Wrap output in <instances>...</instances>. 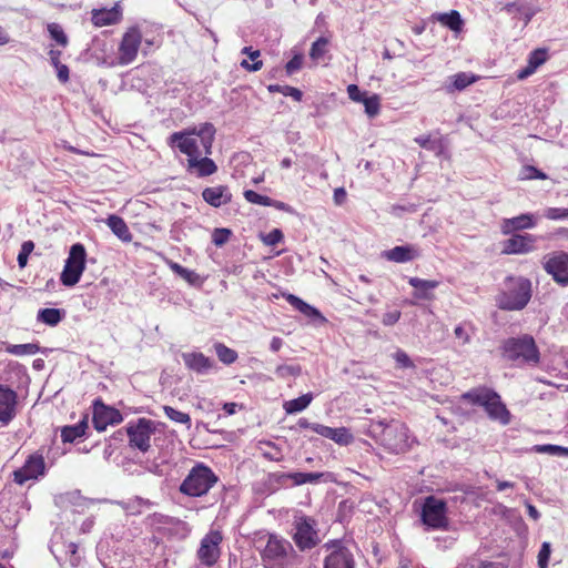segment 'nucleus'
Masks as SVG:
<instances>
[{
  "mask_svg": "<svg viewBox=\"0 0 568 568\" xmlns=\"http://www.w3.org/2000/svg\"><path fill=\"white\" fill-rule=\"evenodd\" d=\"M215 132L212 123L204 122L199 126L173 132L168 138V144L185 154L187 159L203 154L211 155Z\"/></svg>",
  "mask_w": 568,
  "mask_h": 568,
  "instance_id": "1",
  "label": "nucleus"
},
{
  "mask_svg": "<svg viewBox=\"0 0 568 568\" xmlns=\"http://www.w3.org/2000/svg\"><path fill=\"white\" fill-rule=\"evenodd\" d=\"M460 399L473 405L483 406L490 419L498 420L503 425L510 423V413L501 402L500 396L487 387L473 388L460 396Z\"/></svg>",
  "mask_w": 568,
  "mask_h": 568,
  "instance_id": "2",
  "label": "nucleus"
},
{
  "mask_svg": "<svg viewBox=\"0 0 568 568\" xmlns=\"http://www.w3.org/2000/svg\"><path fill=\"white\" fill-rule=\"evenodd\" d=\"M501 349L503 356L516 365H537L540 361L535 339L527 334L506 339Z\"/></svg>",
  "mask_w": 568,
  "mask_h": 568,
  "instance_id": "3",
  "label": "nucleus"
},
{
  "mask_svg": "<svg viewBox=\"0 0 568 568\" xmlns=\"http://www.w3.org/2000/svg\"><path fill=\"white\" fill-rule=\"evenodd\" d=\"M219 477L203 463H196L180 485V493L189 497H202L216 485Z\"/></svg>",
  "mask_w": 568,
  "mask_h": 568,
  "instance_id": "4",
  "label": "nucleus"
},
{
  "mask_svg": "<svg viewBox=\"0 0 568 568\" xmlns=\"http://www.w3.org/2000/svg\"><path fill=\"white\" fill-rule=\"evenodd\" d=\"M531 297V283L527 278L509 280L507 288L498 298V306L501 310L519 311L523 310Z\"/></svg>",
  "mask_w": 568,
  "mask_h": 568,
  "instance_id": "5",
  "label": "nucleus"
},
{
  "mask_svg": "<svg viewBox=\"0 0 568 568\" xmlns=\"http://www.w3.org/2000/svg\"><path fill=\"white\" fill-rule=\"evenodd\" d=\"M420 518L429 529H447L449 520L446 501L435 496H427L423 503Z\"/></svg>",
  "mask_w": 568,
  "mask_h": 568,
  "instance_id": "6",
  "label": "nucleus"
},
{
  "mask_svg": "<svg viewBox=\"0 0 568 568\" xmlns=\"http://www.w3.org/2000/svg\"><path fill=\"white\" fill-rule=\"evenodd\" d=\"M87 252L81 243H75L70 247L69 256L65 260L61 273V283L65 286H74L81 278L85 270Z\"/></svg>",
  "mask_w": 568,
  "mask_h": 568,
  "instance_id": "7",
  "label": "nucleus"
},
{
  "mask_svg": "<svg viewBox=\"0 0 568 568\" xmlns=\"http://www.w3.org/2000/svg\"><path fill=\"white\" fill-rule=\"evenodd\" d=\"M381 440L389 452L403 453L408 448V429L399 422H392L383 428Z\"/></svg>",
  "mask_w": 568,
  "mask_h": 568,
  "instance_id": "8",
  "label": "nucleus"
},
{
  "mask_svg": "<svg viewBox=\"0 0 568 568\" xmlns=\"http://www.w3.org/2000/svg\"><path fill=\"white\" fill-rule=\"evenodd\" d=\"M155 432V424L151 419L139 418L126 426L130 446L145 453L151 447V435Z\"/></svg>",
  "mask_w": 568,
  "mask_h": 568,
  "instance_id": "9",
  "label": "nucleus"
},
{
  "mask_svg": "<svg viewBox=\"0 0 568 568\" xmlns=\"http://www.w3.org/2000/svg\"><path fill=\"white\" fill-rule=\"evenodd\" d=\"M223 536L219 530H210L200 542L196 557L205 567H213L221 556Z\"/></svg>",
  "mask_w": 568,
  "mask_h": 568,
  "instance_id": "10",
  "label": "nucleus"
},
{
  "mask_svg": "<svg viewBox=\"0 0 568 568\" xmlns=\"http://www.w3.org/2000/svg\"><path fill=\"white\" fill-rule=\"evenodd\" d=\"M314 526L315 523L310 517H301L295 521L293 540L300 550L304 551L312 549L320 542V538Z\"/></svg>",
  "mask_w": 568,
  "mask_h": 568,
  "instance_id": "11",
  "label": "nucleus"
},
{
  "mask_svg": "<svg viewBox=\"0 0 568 568\" xmlns=\"http://www.w3.org/2000/svg\"><path fill=\"white\" fill-rule=\"evenodd\" d=\"M45 474V462L41 453L31 454L24 465L13 471V480L18 485H23L30 479H38Z\"/></svg>",
  "mask_w": 568,
  "mask_h": 568,
  "instance_id": "12",
  "label": "nucleus"
},
{
  "mask_svg": "<svg viewBox=\"0 0 568 568\" xmlns=\"http://www.w3.org/2000/svg\"><path fill=\"white\" fill-rule=\"evenodd\" d=\"M324 548L331 550L325 558L324 568H355L353 554L341 540H329Z\"/></svg>",
  "mask_w": 568,
  "mask_h": 568,
  "instance_id": "13",
  "label": "nucleus"
},
{
  "mask_svg": "<svg viewBox=\"0 0 568 568\" xmlns=\"http://www.w3.org/2000/svg\"><path fill=\"white\" fill-rule=\"evenodd\" d=\"M544 268L555 282L564 286L568 285V253L560 251L547 255Z\"/></svg>",
  "mask_w": 568,
  "mask_h": 568,
  "instance_id": "14",
  "label": "nucleus"
},
{
  "mask_svg": "<svg viewBox=\"0 0 568 568\" xmlns=\"http://www.w3.org/2000/svg\"><path fill=\"white\" fill-rule=\"evenodd\" d=\"M142 34L138 28L129 29L119 47V63L126 65L133 62L141 45Z\"/></svg>",
  "mask_w": 568,
  "mask_h": 568,
  "instance_id": "15",
  "label": "nucleus"
},
{
  "mask_svg": "<svg viewBox=\"0 0 568 568\" xmlns=\"http://www.w3.org/2000/svg\"><path fill=\"white\" fill-rule=\"evenodd\" d=\"M122 419L118 409L104 405L101 400L94 402L92 423L98 432H104L109 425H118Z\"/></svg>",
  "mask_w": 568,
  "mask_h": 568,
  "instance_id": "16",
  "label": "nucleus"
},
{
  "mask_svg": "<svg viewBox=\"0 0 568 568\" xmlns=\"http://www.w3.org/2000/svg\"><path fill=\"white\" fill-rule=\"evenodd\" d=\"M18 394L0 384V425L8 426L17 416Z\"/></svg>",
  "mask_w": 568,
  "mask_h": 568,
  "instance_id": "17",
  "label": "nucleus"
},
{
  "mask_svg": "<svg viewBox=\"0 0 568 568\" xmlns=\"http://www.w3.org/2000/svg\"><path fill=\"white\" fill-rule=\"evenodd\" d=\"M186 172L196 178H206L213 175L217 171L215 162L209 155H196L186 159Z\"/></svg>",
  "mask_w": 568,
  "mask_h": 568,
  "instance_id": "18",
  "label": "nucleus"
},
{
  "mask_svg": "<svg viewBox=\"0 0 568 568\" xmlns=\"http://www.w3.org/2000/svg\"><path fill=\"white\" fill-rule=\"evenodd\" d=\"M535 236L531 234H515L504 242L503 253L526 254L534 250Z\"/></svg>",
  "mask_w": 568,
  "mask_h": 568,
  "instance_id": "19",
  "label": "nucleus"
},
{
  "mask_svg": "<svg viewBox=\"0 0 568 568\" xmlns=\"http://www.w3.org/2000/svg\"><path fill=\"white\" fill-rule=\"evenodd\" d=\"M181 356L190 371L201 375L207 374L214 366V361L201 352H184Z\"/></svg>",
  "mask_w": 568,
  "mask_h": 568,
  "instance_id": "20",
  "label": "nucleus"
},
{
  "mask_svg": "<svg viewBox=\"0 0 568 568\" xmlns=\"http://www.w3.org/2000/svg\"><path fill=\"white\" fill-rule=\"evenodd\" d=\"M536 225L534 214L524 213L515 217L504 219L500 224L501 233L505 235L513 234L516 231L532 229Z\"/></svg>",
  "mask_w": 568,
  "mask_h": 568,
  "instance_id": "21",
  "label": "nucleus"
},
{
  "mask_svg": "<svg viewBox=\"0 0 568 568\" xmlns=\"http://www.w3.org/2000/svg\"><path fill=\"white\" fill-rule=\"evenodd\" d=\"M203 200L213 207H220L232 200V194L226 185L205 187L202 191Z\"/></svg>",
  "mask_w": 568,
  "mask_h": 568,
  "instance_id": "22",
  "label": "nucleus"
},
{
  "mask_svg": "<svg viewBox=\"0 0 568 568\" xmlns=\"http://www.w3.org/2000/svg\"><path fill=\"white\" fill-rule=\"evenodd\" d=\"M382 256L387 261L395 263H406L419 256L418 250L412 245L395 246L390 250L384 251Z\"/></svg>",
  "mask_w": 568,
  "mask_h": 568,
  "instance_id": "23",
  "label": "nucleus"
},
{
  "mask_svg": "<svg viewBox=\"0 0 568 568\" xmlns=\"http://www.w3.org/2000/svg\"><path fill=\"white\" fill-rule=\"evenodd\" d=\"M477 77L473 73L468 72H458L448 78V83L446 84V91L453 93L455 91H463L468 85L475 83Z\"/></svg>",
  "mask_w": 568,
  "mask_h": 568,
  "instance_id": "24",
  "label": "nucleus"
},
{
  "mask_svg": "<svg viewBox=\"0 0 568 568\" xmlns=\"http://www.w3.org/2000/svg\"><path fill=\"white\" fill-rule=\"evenodd\" d=\"M408 283L410 286H413L416 292L414 293V296L417 298H424V300H430V291L435 290L439 282L435 280H423L419 277H410L408 280Z\"/></svg>",
  "mask_w": 568,
  "mask_h": 568,
  "instance_id": "25",
  "label": "nucleus"
},
{
  "mask_svg": "<svg viewBox=\"0 0 568 568\" xmlns=\"http://www.w3.org/2000/svg\"><path fill=\"white\" fill-rule=\"evenodd\" d=\"M105 223L121 241L126 243L132 241V233L122 217L112 214L106 219Z\"/></svg>",
  "mask_w": 568,
  "mask_h": 568,
  "instance_id": "26",
  "label": "nucleus"
},
{
  "mask_svg": "<svg viewBox=\"0 0 568 568\" xmlns=\"http://www.w3.org/2000/svg\"><path fill=\"white\" fill-rule=\"evenodd\" d=\"M168 266L190 285L200 287L203 284V278L195 271L189 270L173 261H168Z\"/></svg>",
  "mask_w": 568,
  "mask_h": 568,
  "instance_id": "27",
  "label": "nucleus"
},
{
  "mask_svg": "<svg viewBox=\"0 0 568 568\" xmlns=\"http://www.w3.org/2000/svg\"><path fill=\"white\" fill-rule=\"evenodd\" d=\"M121 13L116 8L93 10L92 22L97 27L110 26L120 20Z\"/></svg>",
  "mask_w": 568,
  "mask_h": 568,
  "instance_id": "28",
  "label": "nucleus"
},
{
  "mask_svg": "<svg viewBox=\"0 0 568 568\" xmlns=\"http://www.w3.org/2000/svg\"><path fill=\"white\" fill-rule=\"evenodd\" d=\"M286 301L294 307L296 308L297 311H300L302 314H304L305 316L312 318V320H321V321H325V318L322 316L321 312L315 308L314 306L307 304L306 302H304L303 300H301L300 297L293 295V294H287L286 295Z\"/></svg>",
  "mask_w": 568,
  "mask_h": 568,
  "instance_id": "29",
  "label": "nucleus"
},
{
  "mask_svg": "<svg viewBox=\"0 0 568 568\" xmlns=\"http://www.w3.org/2000/svg\"><path fill=\"white\" fill-rule=\"evenodd\" d=\"M434 18L454 32H459L464 24L462 16L457 10H450L449 12L445 13H437L434 16Z\"/></svg>",
  "mask_w": 568,
  "mask_h": 568,
  "instance_id": "30",
  "label": "nucleus"
},
{
  "mask_svg": "<svg viewBox=\"0 0 568 568\" xmlns=\"http://www.w3.org/2000/svg\"><path fill=\"white\" fill-rule=\"evenodd\" d=\"M65 316V311L60 308H41L37 314V321L48 326H57Z\"/></svg>",
  "mask_w": 568,
  "mask_h": 568,
  "instance_id": "31",
  "label": "nucleus"
},
{
  "mask_svg": "<svg viewBox=\"0 0 568 568\" xmlns=\"http://www.w3.org/2000/svg\"><path fill=\"white\" fill-rule=\"evenodd\" d=\"M88 428L87 419H82L75 425L64 426L61 429V438L63 443H73L75 439L82 437Z\"/></svg>",
  "mask_w": 568,
  "mask_h": 568,
  "instance_id": "32",
  "label": "nucleus"
},
{
  "mask_svg": "<svg viewBox=\"0 0 568 568\" xmlns=\"http://www.w3.org/2000/svg\"><path fill=\"white\" fill-rule=\"evenodd\" d=\"M313 400V394L307 393L297 398L284 403V409L287 414H295L304 410Z\"/></svg>",
  "mask_w": 568,
  "mask_h": 568,
  "instance_id": "33",
  "label": "nucleus"
},
{
  "mask_svg": "<svg viewBox=\"0 0 568 568\" xmlns=\"http://www.w3.org/2000/svg\"><path fill=\"white\" fill-rule=\"evenodd\" d=\"M243 54H247L248 58L253 61V63H250L247 60H243L241 62V67L247 71L255 72L262 69L263 62L261 60H257L261 52L258 50H253L252 47H244L242 49Z\"/></svg>",
  "mask_w": 568,
  "mask_h": 568,
  "instance_id": "34",
  "label": "nucleus"
},
{
  "mask_svg": "<svg viewBox=\"0 0 568 568\" xmlns=\"http://www.w3.org/2000/svg\"><path fill=\"white\" fill-rule=\"evenodd\" d=\"M414 141L423 149L433 151L437 155H439L443 150L444 145L442 143L440 139H433L430 135H420L414 139Z\"/></svg>",
  "mask_w": 568,
  "mask_h": 568,
  "instance_id": "35",
  "label": "nucleus"
},
{
  "mask_svg": "<svg viewBox=\"0 0 568 568\" xmlns=\"http://www.w3.org/2000/svg\"><path fill=\"white\" fill-rule=\"evenodd\" d=\"M214 349L217 358L225 365H231L237 359V353L224 345L223 343H215Z\"/></svg>",
  "mask_w": 568,
  "mask_h": 568,
  "instance_id": "36",
  "label": "nucleus"
},
{
  "mask_svg": "<svg viewBox=\"0 0 568 568\" xmlns=\"http://www.w3.org/2000/svg\"><path fill=\"white\" fill-rule=\"evenodd\" d=\"M6 351L16 356H24V355H34L40 351L38 344L28 343V344H16L8 345Z\"/></svg>",
  "mask_w": 568,
  "mask_h": 568,
  "instance_id": "37",
  "label": "nucleus"
},
{
  "mask_svg": "<svg viewBox=\"0 0 568 568\" xmlns=\"http://www.w3.org/2000/svg\"><path fill=\"white\" fill-rule=\"evenodd\" d=\"M267 90L271 93H282L285 97H292L295 101H301L303 93L300 89L290 85L270 84Z\"/></svg>",
  "mask_w": 568,
  "mask_h": 568,
  "instance_id": "38",
  "label": "nucleus"
},
{
  "mask_svg": "<svg viewBox=\"0 0 568 568\" xmlns=\"http://www.w3.org/2000/svg\"><path fill=\"white\" fill-rule=\"evenodd\" d=\"M165 416L172 422L184 424L187 428L191 427V417L189 414L180 412L171 406H163Z\"/></svg>",
  "mask_w": 568,
  "mask_h": 568,
  "instance_id": "39",
  "label": "nucleus"
},
{
  "mask_svg": "<svg viewBox=\"0 0 568 568\" xmlns=\"http://www.w3.org/2000/svg\"><path fill=\"white\" fill-rule=\"evenodd\" d=\"M363 104L365 106V113L369 118H375L376 115L379 114V111H381V98H379L378 94L368 95L364 100Z\"/></svg>",
  "mask_w": 568,
  "mask_h": 568,
  "instance_id": "40",
  "label": "nucleus"
},
{
  "mask_svg": "<svg viewBox=\"0 0 568 568\" xmlns=\"http://www.w3.org/2000/svg\"><path fill=\"white\" fill-rule=\"evenodd\" d=\"M328 39L325 37H320L315 42H313L310 55L314 60L321 59L327 51Z\"/></svg>",
  "mask_w": 568,
  "mask_h": 568,
  "instance_id": "41",
  "label": "nucleus"
},
{
  "mask_svg": "<svg viewBox=\"0 0 568 568\" xmlns=\"http://www.w3.org/2000/svg\"><path fill=\"white\" fill-rule=\"evenodd\" d=\"M48 31L51 36V38L61 47H67L68 44V37L64 33L62 27L58 23H49L48 24Z\"/></svg>",
  "mask_w": 568,
  "mask_h": 568,
  "instance_id": "42",
  "label": "nucleus"
},
{
  "mask_svg": "<svg viewBox=\"0 0 568 568\" xmlns=\"http://www.w3.org/2000/svg\"><path fill=\"white\" fill-rule=\"evenodd\" d=\"M547 60V51L545 49H536L529 53L527 64L537 70Z\"/></svg>",
  "mask_w": 568,
  "mask_h": 568,
  "instance_id": "43",
  "label": "nucleus"
},
{
  "mask_svg": "<svg viewBox=\"0 0 568 568\" xmlns=\"http://www.w3.org/2000/svg\"><path fill=\"white\" fill-rule=\"evenodd\" d=\"M302 369L298 365H278L275 369V374L278 378L295 377L301 374Z\"/></svg>",
  "mask_w": 568,
  "mask_h": 568,
  "instance_id": "44",
  "label": "nucleus"
},
{
  "mask_svg": "<svg viewBox=\"0 0 568 568\" xmlns=\"http://www.w3.org/2000/svg\"><path fill=\"white\" fill-rule=\"evenodd\" d=\"M244 197L247 202H250L252 204L268 206L271 203V197H268L266 195H261L253 190L244 191Z\"/></svg>",
  "mask_w": 568,
  "mask_h": 568,
  "instance_id": "45",
  "label": "nucleus"
},
{
  "mask_svg": "<svg viewBox=\"0 0 568 568\" xmlns=\"http://www.w3.org/2000/svg\"><path fill=\"white\" fill-rule=\"evenodd\" d=\"M33 248H34V243L32 241H26L22 243L21 250L17 257L18 265L21 268L27 265L28 257H29L30 253L33 251Z\"/></svg>",
  "mask_w": 568,
  "mask_h": 568,
  "instance_id": "46",
  "label": "nucleus"
},
{
  "mask_svg": "<svg viewBox=\"0 0 568 568\" xmlns=\"http://www.w3.org/2000/svg\"><path fill=\"white\" fill-rule=\"evenodd\" d=\"M232 232L229 229H215L212 233V242L216 246H223L231 237Z\"/></svg>",
  "mask_w": 568,
  "mask_h": 568,
  "instance_id": "47",
  "label": "nucleus"
},
{
  "mask_svg": "<svg viewBox=\"0 0 568 568\" xmlns=\"http://www.w3.org/2000/svg\"><path fill=\"white\" fill-rule=\"evenodd\" d=\"M334 435L332 440L339 445H347L352 442L353 437L345 427L333 428Z\"/></svg>",
  "mask_w": 568,
  "mask_h": 568,
  "instance_id": "48",
  "label": "nucleus"
},
{
  "mask_svg": "<svg viewBox=\"0 0 568 568\" xmlns=\"http://www.w3.org/2000/svg\"><path fill=\"white\" fill-rule=\"evenodd\" d=\"M521 179L524 180H546L547 179V174L544 173L542 171L538 170L537 168L532 166V165H527V166H524L523 168V172H521Z\"/></svg>",
  "mask_w": 568,
  "mask_h": 568,
  "instance_id": "49",
  "label": "nucleus"
},
{
  "mask_svg": "<svg viewBox=\"0 0 568 568\" xmlns=\"http://www.w3.org/2000/svg\"><path fill=\"white\" fill-rule=\"evenodd\" d=\"M535 450L538 453H547L550 455L561 456L568 455V448L557 446V445H537L535 446Z\"/></svg>",
  "mask_w": 568,
  "mask_h": 568,
  "instance_id": "50",
  "label": "nucleus"
},
{
  "mask_svg": "<svg viewBox=\"0 0 568 568\" xmlns=\"http://www.w3.org/2000/svg\"><path fill=\"white\" fill-rule=\"evenodd\" d=\"M544 216L548 220H565L568 217V209L566 207H548L544 212Z\"/></svg>",
  "mask_w": 568,
  "mask_h": 568,
  "instance_id": "51",
  "label": "nucleus"
},
{
  "mask_svg": "<svg viewBox=\"0 0 568 568\" xmlns=\"http://www.w3.org/2000/svg\"><path fill=\"white\" fill-rule=\"evenodd\" d=\"M550 544L545 541L538 552V568H548V561L550 557Z\"/></svg>",
  "mask_w": 568,
  "mask_h": 568,
  "instance_id": "52",
  "label": "nucleus"
},
{
  "mask_svg": "<svg viewBox=\"0 0 568 568\" xmlns=\"http://www.w3.org/2000/svg\"><path fill=\"white\" fill-rule=\"evenodd\" d=\"M347 94L352 101L359 103H363L364 100L368 97L367 92L361 91L356 84H349L347 87Z\"/></svg>",
  "mask_w": 568,
  "mask_h": 568,
  "instance_id": "53",
  "label": "nucleus"
},
{
  "mask_svg": "<svg viewBox=\"0 0 568 568\" xmlns=\"http://www.w3.org/2000/svg\"><path fill=\"white\" fill-rule=\"evenodd\" d=\"M303 57L301 54L294 55L286 64L285 71L287 75H292L302 68Z\"/></svg>",
  "mask_w": 568,
  "mask_h": 568,
  "instance_id": "54",
  "label": "nucleus"
},
{
  "mask_svg": "<svg viewBox=\"0 0 568 568\" xmlns=\"http://www.w3.org/2000/svg\"><path fill=\"white\" fill-rule=\"evenodd\" d=\"M283 237L282 231L280 229H274L263 237V242L266 245L273 246L278 244Z\"/></svg>",
  "mask_w": 568,
  "mask_h": 568,
  "instance_id": "55",
  "label": "nucleus"
},
{
  "mask_svg": "<svg viewBox=\"0 0 568 568\" xmlns=\"http://www.w3.org/2000/svg\"><path fill=\"white\" fill-rule=\"evenodd\" d=\"M394 358H395L396 363L398 364V366H400V367L412 368L415 366L413 361L409 358V356L402 349H398L394 354Z\"/></svg>",
  "mask_w": 568,
  "mask_h": 568,
  "instance_id": "56",
  "label": "nucleus"
},
{
  "mask_svg": "<svg viewBox=\"0 0 568 568\" xmlns=\"http://www.w3.org/2000/svg\"><path fill=\"white\" fill-rule=\"evenodd\" d=\"M467 568H506L501 562L475 559Z\"/></svg>",
  "mask_w": 568,
  "mask_h": 568,
  "instance_id": "57",
  "label": "nucleus"
},
{
  "mask_svg": "<svg viewBox=\"0 0 568 568\" xmlns=\"http://www.w3.org/2000/svg\"><path fill=\"white\" fill-rule=\"evenodd\" d=\"M312 430L325 438L332 439V436L334 435L333 427L325 426L322 424H315L312 426Z\"/></svg>",
  "mask_w": 568,
  "mask_h": 568,
  "instance_id": "58",
  "label": "nucleus"
},
{
  "mask_svg": "<svg viewBox=\"0 0 568 568\" xmlns=\"http://www.w3.org/2000/svg\"><path fill=\"white\" fill-rule=\"evenodd\" d=\"M400 318V312L399 311H392V312H387L383 315V324L385 326H392L394 325L395 323H397Z\"/></svg>",
  "mask_w": 568,
  "mask_h": 568,
  "instance_id": "59",
  "label": "nucleus"
},
{
  "mask_svg": "<svg viewBox=\"0 0 568 568\" xmlns=\"http://www.w3.org/2000/svg\"><path fill=\"white\" fill-rule=\"evenodd\" d=\"M454 334H455L456 338L462 341L463 345L469 343V341H470V336L466 332V329L464 328L463 325L456 326L455 329H454Z\"/></svg>",
  "mask_w": 568,
  "mask_h": 568,
  "instance_id": "60",
  "label": "nucleus"
},
{
  "mask_svg": "<svg viewBox=\"0 0 568 568\" xmlns=\"http://www.w3.org/2000/svg\"><path fill=\"white\" fill-rule=\"evenodd\" d=\"M271 478L280 486H286L287 481L291 480L288 473H274L271 475Z\"/></svg>",
  "mask_w": 568,
  "mask_h": 568,
  "instance_id": "61",
  "label": "nucleus"
},
{
  "mask_svg": "<svg viewBox=\"0 0 568 568\" xmlns=\"http://www.w3.org/2000/svg\"><path fill=\"white\" fill-rule=\"evenodd\" d=\"M57 75L60 82L65 83L69 81V68L65 64L55 67Z\"/></svg>",
  "mask_w": 568,
  "mask_h": 568,
  "instance_id": "62",
  "label": "nucleus"
},
{
  "mask_svg": "<svg viewBox=\"0 0 568 568\" xmlns=\"http://www.w3.org/2000/svg\"><path fill=\"white\" fill-rule=\"evenodd\" d=\"M77 551H78V546L74 542H69L67 545V552L71 555L70 562L72 566L78 565V561H79Z\"/></svg>",
  "mask_w": 568,
  "mask_h": 568,
  "instance_id": "63",
  "label": "nucleus"
},
{
  "mask_svg": "<svg viewBox=\"0 0 568 568\" xmlns=\"http://www.w3.org/2000/svg\"><path fill=\"white\" fill-rule=\"evenodd\" d=\"M142 506H151V503L149 500H145L143 498H140V497H136L135 499L131 500L129 503V507L131 509H136V513H140L141 511V507Z\"/></svg>",
  "mask_w": 568,
  "mask_h": 568,
  "instance_id": "64",
  "label": "nucleus"
}]
</instances>
